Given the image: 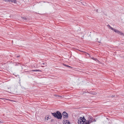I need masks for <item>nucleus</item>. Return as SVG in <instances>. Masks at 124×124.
Returning <instances> with one entry per match:
<instances>
[{"label": "nucleus", "instance_id": "10", "mask_svg": "<svg viewBox=\"0 0 124 124\" xmlns=\"http://www.w3.org/2000/svg\"><path fill=\"white\" fill-rule=\"evenodd\" d=\"M118 34L121 35H123V36L124 35V33H122V32H121L120 31H119V32Z\"/></svg>", "mask_w": 124, "mask_h": 124}, {"label": "nucleus", "instance_id": "15", "mask_svg": "<svg viewBox=\"0 0 124 124\" xmlns=\"http://www.w3.org/2000/svg\"><path fill=\"white\" fill-rule=\"evenodd\" d=\"M0 99H2V100H9V99H5V98H0Z\"/></svg>", "mask_w": 124, "mask_h": 124}, {"label": "nucleus", "instance_id": "19", "mask_svg": "<svg viewBox=\"0 0 124 124\" xmlns=\"http://www.w3.org/2000/svg\"><path fill=\"white\" fill-rule=\"evenodd\" d=\"M3 122L2 121H0V123H2Z\"/></svg>", "mask_w": 124, "mask_h": 124}, {"label": "nucleus", "instance_id": "12", "mask_svg": "<svg viewBox=\"0 0 124 124\" xmlns=\"http://www.w3.org/2000/svg\"><path fill=\"white\" fill-rule=\"evenodd\" d=\"M115 95H110L108 97H115Z\"/></svg>", "mask_w": 124, "mask_h": 124}, {"label": "nucleus", "instance_id": "20", "mask_svg": "<svg viewBox=\"0 0 124 124\" xmlns=\"http://www.w3.org/2000/svg\"><path fill=\"white\" fill-rule=\"evenodd\" d=\"M20 57V56H18H18H17V57Z\"/></svg>", "mask_w": 124, "mask_h": 124}, {"label": "nucleus", "instance_id": "4", "mask_svg": "<svg viewBox=\"0 0 124 124\" xmlns=\"http://www.w3.org/2000/svg\"><path fill=\"white\" fill-rule=\"evenodd\" d=\"M62 115L64 118H66L68 117V114L65 111H64L63 112Z\"/></svg>", "mask_w": 124, "mask_h": 124}, {"label": "nucleus", "instance_id": "1", "mask_svg": "<svg viewBox=\"0 0 124 124\" xmlns=\"http://www.w3.org/2000/svg\"><path fill=\"white\" fill-rule=\"evenodd\" d=\"M51 114L53 116L58 119H61L62 118V113L59 111H57L56 112L51 113Z\"/></svg>", "mask_w": 124, "mask_h": 124}, {"label": "nucleus", "instance_id": "17", "mask_svg": "<svg viewBox=\"0 0 124 124\" xmlns=\"http://www.w3.org/2000/svg\"><path fill=\"white\" fill-rule=\"evenodd\" d=\"M107 26L108 27H109L111 29V28H112V27H111V26L109 24H108L107 25Z\"/></svg>", "mask_w": 124, "mask_h": 124}, {"label": "nucleus", "instance_id": "14", "mask_svg": "<svg viewBox=\"0 0 124 124\" xmlns=\"http://www.w3.org/2000/svg\"><path fill=\"white\" fill-rule=\"evenodd\" d=\"M41 65H46V64L44 63H41Z\"/></svg>", "mask_w": 124, "mask_h": 124}, {"label": "nucleus", "instance_id": "22", "mask_svg": "<svg viewBox=\"0 0 124 124\" xmlns=\"http://www.w3.org/2000/svg\"><path fill=\"white\" fill-rule=\"evenodd\" d=\"M98 9H97L96 10V11L97 12L98 11Z\"/></svg>", "mask_w": 124, "mask_h": 124}, {"label": "nucleus", "instance_id": "11", "mask_svg": "<svg viewBox=\"0 0 124 124\" xmlns=\"http://www.w3.org/2000/svg\"><path fill=\"white\" fill-rule=\"evenodd\" d=\"M63 65H64L65 66H66V67H68V68H71V67L69 65H66V64H63Z\"/></svg>", "mask_w": 124, "mask_h": 124}, {"label": "nucleus", "instance_id": "2", "mask_svg": "<svg viewBox=\"0 0 124 124\" xmlns=\"http://www.w3.org/2000/svg\"><path fill=\"white\" fill-rule=\"evenodd\" d=\"M83 117H80L78 119V124H86L85 123L86 120L83 116Z\"/></svg>", "mask_w": 124, "mask_h": 124}, {"label": "nucleus", "instance_id": "8", "mask_svg": "<svg viewBox=\"0 0 124 124\" xmlns=\"http://www.w3.org/2000/svg\"><path fill=\"white\" fill-rule=\"evenodd\" d=\"M31 71H33V72H35V71H39V72H41V71L40 70H32Z\"/></svg>", "mask_w": 124, "mask_h": 124}, {"label": "nucleus", "instance_id": "13", "mask_svg": "<svg viewBox=\"0 0 124 124\" xmlns=\"http://www.w3.org/2000/svg\"><path fill=\"white\" fill-rule=\"evenodd\" d=\"M54 96L55 97H56V98H57L58 97H60L58 95H54Z\"/></svg>", "mask_w": 124, "mask_h": 124}, {"label": "nucleus", "instance_id": "21", "mask_svg": "<svg viewBox=\"0 0 124 124\" xmlns=\"http://www.w3.org/2000/svg\"><path fill=\"white\" fill-rule=\"evenodd\" d=\"M53 119H52L51 120V121H53Z\"/></svg>", "mask_w": 124, "mask_h": 124}, {"label": "nucleus", "instance_id": "16", "mask_svg": "<svg viewBox=\"0 0 124 124\" xmlns=\"http://www.w3.org/2000/svg\"><path fill=\"white\" fill-rule=\"evenodd\" d=\"M49 116H47V120L48 119V118H49V119H50L51 118V117L50 118H49Z\"/></svg>", "mask_w": 124, "mask_h": 124}, {"label": "nucleus", "instance_id": "23", "mask_svg": "<svg viewBox=\"0 0 124 124\" xmlns=\"http://www.w3.org/2000/svg\"><path fill=\"white\" fill-rule=\"evenodd\" d=\"M42 67H44V66H42Z\"/></svg>", "mask_w": 124, "mask_h": 124}, {"label": "nucleus", "instance_id": "18", "mask_svg": "<svg viewBox=\"0 0 124 124\" xmlns=\"http://www.w3.org/2000/svg\"><path fill=\"white\" fill-rule=\"evenodd\" d=\"M96 120L95 119H94L93 118V121H94V122H96Z\"/></svg>", "mask_w": 124, "mask_h": 124}, {"label": "nucleus", "instance_id": "3", "mask_svg": "<svg viewBox=\"0 0 124 124\" xmlns=\"http://www.w3.org/2000/svg\"><path fill=\"white\" fill-rule=\"evenodd\" d=\"M88 120L87 122L85 123L86 124H89L93 122V118L91 116H89L88 118Z\"/></svg>", "mask_w": 124, "mask_h": 124}, {"label": "nucleus", "instance_id": "9", "mask_svg": "<svg viewBox=\"0 0 124 124\" xmlns=\"http://www.w3.org/2000/svg\"><path fill=\"white\" fill-rule=\"evenodd\" d=\"M9 2L15 3L16 0H8Z\"/></svg>", "mask_w": 124, "mask_h": 124}, {"label": "nucleus", "instance_id": "5", "mask_svg": "<svg viewBox=\"0 0 124 124\" xmlns=\"http://www.w3.org/2000/svg\"><path fill=\"white\" fill-rule=\"evenodd\" d=\"M63 124H70V123L69 121L65 120H63Z\"/></svg>", "mask_w": 124, "mask_h": 124}, {"label": "nucleus", "instance_id": "6", "mask_svg": "<svg viewBox=\"0 0 124 124\" xmlns=\"http://www.w3.org/2000/svg\"><path fill=\"white\" fill-rule=\"evenodd\" d=\"M111 29L113 30L116 32L118 34L119 32V31H118V30H117L116 29H114L113 28H111Z\"/></svg>", "mask_w": 124, "mask_h": 124}, {"label": "nucleus", "instance_id": "7", "mask_svg": "<svg viewBox=\"0 0 124 124\" xmlns=\"http://www.w3.org/2000/svg\"><path fill=\"white\" fill-rule=\"evenodd\" d=\"M23 20L24 21H27L28 20L27 18L25 17H21Z\"/></svg>", "mask_w": 124, "mask_h": 124}]
</instances>
